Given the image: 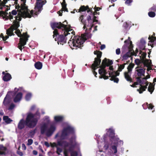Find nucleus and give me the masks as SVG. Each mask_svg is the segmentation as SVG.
<instances>
[{
  "mask_svg": "<svg viewBox=\"0 0 156 156\" xmlns=\"http://www.w3.org/2000/svg\"><path fill=\"white\" fill-rule=\"evenodd\" d=\"M145 69L140 68L136 70L137 72V75L138 76H145L144 73H145Z\"/></svg>",
  "mask_w": 156,
  "mask_h": 156,
  "instance_id": "nucleus-21",
  "label": "nucleus"
},
{
  "mask_svg": "<svg viewBox=\"0 0 156 156\" xmlns=\"http://www.w3.org/2000/svg\"><path fill=\"white\" fill-rule=\"evenodd\" d=\"M144 84L143 83L140 84V85L141 86L140 87V88L139 89H137V91L139 92L140 94H142L143 91H145L147 88V86L146 85L144 86H142V84Z\"/></svg>",
  "mask_w": 156,
  "mask_h": 156,
  "instance_id": "nucleus-23",
  "label": "nucleus"
},
{
  "mask_svg": "<svg viewBox=\"0 0 156 156\" xmlns=\"http://www.w3.org/2000/svg\"><path fill=\"white\" fill-rule=\"evenodd\" d=\"M87 20L88 21L87 24H93V20L91 18V17L90 15H88L87 18Z\"/></svg>",
  "mask_w": 156,
  "mask_h": 156,
  "instance_id": "nucleus-34",
  "label": "nucleus"
},
{
  "mask_svg": "<svg viewBox=\"0 0 156 156\" xmlns=\"http://www.w3.org/2000/svg\"><path fill=\"white\" fill-rule=\"evenodd\" d=\"M8 15V13L6 11H0V16H3V18H5L6 19V17L8 16H7Z\"/></svg>",
  "mask_w": 156,
  "mask_h": 156,
  "instance_id": "nucleus-33",
  "label": "nucleus"
},
{
  "mask_svg": "<svg viewBox=\"0 0 156 156\" xmlns=\"http://www.w3.org/2000/svg\"><path fill=\"white\" fill-rule=\"evenodd\" d=\"M149 10L152 11L153 12L156 11V6L155 5H153L152 7L151 8L149 9Z\"/></svg>",
  "mask_w": 156,
  "mask_h": 156,
  "instance_id": "nucleus-51",
  "label": "nucleus"
},
{
  "mask_svg": "<svg viewBox=\"0 0 156 156\" xmlns=\"http://www.w3.org/2000/svg\"><path fill=\"white\" fill-rule=\"evenodd\" d=\"M131 44H130L129 47L128 51L126 53L123 55H121L120 59H121L122 61H125L127 60L129 58H130L132 56H136V54L134 52V51L133 49V44H132V42H130Z\"/></svg>",
  "mask_w": 156,
  "mask_h": 156,
  "instance_id": "nucleus-6",
  "label": "nucleus"
},
{
  "mask_svg": "<svg viewBox=\"0 0 156 156\" xmlns=\"http://www.w3.org/2000/svg\"><path fill=\"white\" fill-rule=\"evenodd\" d=\"M15 30H16L15 32V33L18 37H20L19 43L18 44V47L22 51L23 49L24 48V47H23V48H22V47L26 44L28 40V38L30 36L27 34V32L23 33L22 34L19 29H17Z\"/></svg>",
  "mask_w": 156,
  "mask_h": 156,
  "instance_id": "nucleus-5",
  "label": "nucleus"
},
{
  "mask_svg": "<svg viewBox=\"0 0 156 156\" xmlns=\"http://www.w3.org/2000/svg\"><path fill=\"white\" fill-rule=\"evenodd\" d=\"M120 50L119 48H118L116 50V53L117 55H119L120 54Z\"/></svg>",
  "mask_w": 156,
  "mask_h": 156,
  "instance_id": "nucleus-61",
  "label": "nucleus"
},
{
  "mask_svg": "<svg viewBox=\"0 0 156 156\" xmlns=\"http://www.w3.org/2000/svg\"><path fill=\"white\" fill-rule=\"evenodd\" d=\"M9 97L8 94H7L6 97L4 98L3 103L5 105H6L8 104L9 103V99L7 98L8 97Z\"/></svg>",
  "mask_w": 156,
  "mask_h": 156,
  "instance_id": "nucleus-35",
  "label": "nucleus"
},
{
  "mask_svg": "<svg viewBox=\"0 0 156 156\" xmlns=\"http://www.w3.org/2000/svg\"><path fill=\"white\" fill-rule=\"evenodd\" d=\"M150 41H149L148 43V45L151 46V47H154V44L155 43V41L153 40L152 39H151L149 40Z\"/></svg>",
  "mask_w": 156,
  "mask_h": 156,
  "instance_id": "nucleus-39",
  "label": "nucleus"
},
{
  "mask_svg": "<svg viewBox=\"0 0 156 156\" xmlns=\"http://www.w3.org/2000/svg\"><path fill=\"white\" fill-rule=\"evenodd\" d=\"M147 55V53L146 52H143L141 54L142 58L141 60L142 62L143 63L144 65L146 66L147 65L148 63V59L145 60Z\"/></svg>",
  "mask_w": 156,
  "mask_h": 156,
  "instance_id": "nucleus-19",
  "label": "nucleus"
},
{
  "mask_svg": "<svg viewBox=\"0 0 156 156\" xmlns=\"http://www.w3.org/2000/svg\"><path fill=\"white\" fill-rule=\"evenodd\" d=\"M84 16L82 15L80 17L79 20H80L81 22L82 23L84 22H86V20H83Z\"/></svg>",
  "mask_w": 156,
  "mask_h": 156,
  "instance_id": "nucleus-54",
  "label": "nucleus"
},
{
  "mask_svg": "<svg viewBox=\"0 0 156 156\" xmlns=\"http://www.w3.org/2000/svg\"><path fill=\"white\" fill-rule=\"evenodd\" d=\"M7 149L6 147H4L2 145H0V155L6 154V153L5 151L7 150Z\"/></svg>",
  "mask_w": 156,
  "mask_h": 156,
  "instance_id": "nucleus-24",
  "label": "nucleus"
},
{
  "mask_svg": "<svg viewBox=\"0 0 156 156\" xmlns=\"http://www.w3.org/2000/svg\"><path fill=\"white\" fill-rule=\"evenodd\" d=\"M28 6L23 4L21 5V9L20 10L19 12L22 14L23 16V18H31L30 15L29 14L30 10L28 9Z\"/></svg>",
  "mask_w": 156,
  "mask_h": 156,
  "instance_id": "nucleus-10",
  "label": "nucleus"
},
{
  "mask_svg": "<svg viewBox=\"0 0 156 156\" xmlns=\"http://www.w3.org/2000/svg\"><path fill=\"white\" fill-rule=\"evenodd\" d=\"M34 66L36 68L38 69H41L42 67V63L40 62H37L34 64Z\"/></svg>",
  "mask_w": 156,
  "mask_h": 156,
  "instance_id": "nucleus-28",
  "label": "nucleus"
},
{
  "mask_svg": "<svg viewBox=\"0 0 156 156\" xmlns=\"http://www.w3.org/2000/svg\"><path fill=\"white\" fill-rule=\"evenodd\" d=\"M63 141H66V140H61V141H58V142H57V144H56L55 143H50L51 146L52 147H58V146H60V145H58V142H63Z\"/></svg>",
  "mask_w": 156,
  "mask_h": 156,
  "instance_id": "nucleus-37",
  "label": "nucleus"
},
{
  "mask_svg": "<svg viewBox=\"0 0 156 156\" xmlns=\"http://www.w3.org/2000/svg\"><path fill=\"white\" fill-rule=\"evenodd\" d=\"M101 62V59H98L97 58H95L94 61L91 66V68L92 69L96 70L100 66Z\"/></svg>",
  "mask_w": 156,
  "mask_h": 156,
  "instance_id": "nucleus-13",
  "label": "nucleus"
},
{
  "mask_svg": "<svg viewBox=\"0 0 156 156\" xmlns=\"http://www.w3.org/2000/svg\"><path fill=\"white\" fill-rule=\"evenodd\" d=\"M51 26L52 28L54 30L55 29V28L61 29L63 31L70 29L67 27V25H65L61 22H53L51 24Z\"/></svg>",
  "mask_w": 156,
  "mask_h": 156,
  "instance_id": "nucleus-8",
  "label": "nucleus"
},
{
  "mask_svg": "<svg viewBox=\"0 0 156 156\" xmlns=\"http://www.w3.org/2000/svg\"><path fill=\"white\" fill-rule=\"evenodd\" d=\"M131 41L130 40L129 37H128V40H126L124 41V43L126 44V46L128 47V48H129V47L130 46V44H131Z\"/></svg>",
  "mask_w": 156,
  "mask_h": 156,
  "instance_id": "nucleus-40",
  "label": "nucleus"
},
{
  "mask_svg": "<svg viewBox=\"0 0 156 156\" xmlns=\"http://www.w3.org/2000/svg\"><path fill=\"white\" fill-rule=\"evenodd\" d=\"M154 89V87L151 83H150L149 86L148 88V90L151 94L153 92Z\"/></svg>",
  "mask_w": 156,
  "mask_h": 156,
  "instance_id": "nucleus-32",
  "label": "nucleus"
},
{
  "mask_svg": "<svg viewBox=\"0 0 156 156\" xmlns=\"http://www.w3.org/2000/svg\"><path fill=\"white\" fill-rule=\"evenodd\" d=\"M61 4L62 6V9L64 10V11L68 12V9L66 7L67 4L65 0H63V2L61 3Z\"/></svg>",
  "mask_w": 156,
  "mask_h": 156,
  "instance_id": "nucleus-26",
  "label": "nucleus"
},
{
  "mask_svg": "<svg viewBox=\"0 0 156 156\" xmlns=\"http://www.w3.org/2000/svg\"><path fill=\"white\" fill-rule=\"evenodd\" d=\"M113 64V62L111 60L105 58L102 61L101 65L99 67L100 69L98 70L99 73L101 75L103 73V69H105L106 66H108Z\"/></svg>",
  "mask_w": 156,
  "mask_h": 156,
  "instance_id": "nucleus-7",
  "label": "nucleus"
},
{
  "mask_svg": "<svg viewBox=\"0 0 156 156\" xmlns=\"http://www.w3.org/2000/svg\"><path fill=\"white\" fill-rule=\"evenodd\" d=\"M73 30L72 29H69L64 30L63 34H60L58 33L57 29H55L53 31V38H55V41H57L58 44L63 45L66 43L67 38L66 37L68 34H70L69 31Z\"/></svg>",
  "mask_w": 156,
  "mask_h": 156,
  "instance_id": "nucleus-3",
  "label": "nucleus"
},
{
  "mask_svg": "<svg viewBox=\"0 0 156 156\" xmlns=\"http://www.w3.org/2000/svg\"><path fill=\"white\" fill-rule=\"evenodd\" d=\"M0 5L9 7L8 6L5 5V4L4 3V2L3 1H1V2H0Z\"/></svg>",
  "mask_w": 156,
  "mask_h": 156,
  "instance_id": "nucleus-62",
  "label": "nucleus"
},
{
  "mask_svg": "<svg viewBox=\"0 0 156 156\" xmlns=\"http://www.w3.org/2000/svg\"><path fill=\"white\" fill-rule=\"evenodd\" d=\"M15 106V105L13 103H12L9 107V110H12L13 109Z\"/></svg>",
  "mask_w": 156,
  "mask_h": 156,
  "instance_id": "nucleus-53",
  "label": "nucleus"
},
{
  "mask_svg": "<svg viewBox=\"0 0 156 156\" xmlns=\"http://www.w3.org/2000/svg\"><path fill=\"white\" fill-rule=\"evenodd\" d=\"M85 40L80 36H76L74 37L72 41H69L68 44L72 49H77L78 48L82 49Z\"/></svg>",
  "mask_w": 156,
  "mask_h": 156,
  "instance_id": "nucleus-4",
  "label": "nucleus"
},
{
  "mask_svg": "<svg viewBox=\"0 0 156 156\" xmlns=\"http://www.w3.org/2000/svg\"><path fill=\"white\" fill-rule=\"evenodd\" d=\"M64 11V10L62 9H61L57 13L58 14H59V15L60 16H62V12Z\"/></svg>",
  "mask_w": 156,
  "mask_h": 156,
  "instance_id": "nucleus-58",
  "label": "nucleus"
},
{
  "mask_svg": "<svg viewBox=\"0 0 156 156\" xmlns=\"http://www.w3.org/2000/svg\"><path fill=\"white\" fill-rule=\"evenodd\" d=\"M102 54V52L101 51H99L97 55V57H96V58H97L98 59H101V57Z\"/></svg>",
  "mask_w": 156,
  "mask_h": 156,
  "instance_id": "nucleus-50",
  "label": "nucleus"
},
{
  "mask_svg": "<svg viewBox=\"0 0 156 156\" xmlns=\"http://www.w3.org/2000/svg\"><path fill=\"white\" fill-rule=\"evenodd\" d=\"M69 142L67 141H63L62 142H58V145L60 146H63L65 148L68 147V151L71 152V156H77V152L74 151L77 144L76 141V136H72L69 139Z\"/></svg>",
  "mask_w": 156,
  "mask_h": 156,
  "instance_id": "nucleus-2",
  "label": "nucleus"
},
{
  "mask_svg": "<svg viewBox=\"0 0 156 156\" xmlns=\"http://www.w3.org/2000/svg\"><path fill=\"white\" fill-rule=\"evenodd\" d=\"M108 132L109 133L108 136L112 144H117L119 138L118 137V136L115 135L114 130L112 129H109Z\"/></svg>",
  "mask_w": 156,
  "mask_h": 156,
  "instance_id": "nucleus-9",
  "label": "nucleus"
},
{
  "mask_svg": "<svg viewBox=\"0 0 156 156\" xmlns=\"http://www.w3.org/2000/svg\"><path fill=\"white\" fill-rule=\"evenodd\" d=\"M78 10V12H84L87 10V12H91L92 9L89 8L88 5H87L86 6L84 5H82Z\"/></svg>",
  "mask_w": 156,
  "mask_h": 156,
  "instance_id": "nucleus-16",
  "label": "nucleus"
},
{
  "mask_svg": "<svg viewBox=\"0 0 156 156\" xmlns=\"http://www.w3.org/2000/svg\"><path fill=\"white\" fill-rule=\"evenodd\" d=\"M135 62L136 64L139 65L141 63V61L139 59H136L135 60Z\"/></svg>",
  "mask_w": 156,
  "mask_h": 156,
  "instance_id": "nucleus-56",
  "label": "nucleus"
},
{
  "mask_svg": "<svg viewBox=\"0 0 156 156\" xmlns=\"http://www.w3.org/2000/svg\"><path fill=\"white\" fill-rule=\"evenodd\" d=\"M2 74L4 75L3 77V80L4 81H8L11 79V76L9 73H5V72H3Z\"/></svg>",
  "mask_w": 156,
  "mask_h": 156,
  "instance_id": "nucleus-17",
  "label": "nucleus"
},
{
  "mask_svg": "<svg viewBox=\"0 0 156 156\" xmlns=\"http://www.w3.org/2000/svg\"><path fill=\"white\" fill-rule=\"evenodd\" d=\"M141 76H138L136 78L137 79V82H138V83L140 84H141L142 83H143V82H142V80H141Z\"/></svg>",
  "mask_w": 156,
  "mask_h": 156,
  "instance_id": "nucleus-52",
  "label": "nucleus"
},
{
  "mask_svg": "<svg viewBox=\"0 0 156 156\" xmlns=\"http://www.w3.org/2000/svg\"><path fill=\"white\" fill-rule=\"evenodd\" d=\"M74 133V129L70 126H68L64 129L61 135L63 139H65V137L67 136L69 134H73Z\"/></svg>",
  "mask_w": 156,
  "mask_h": 156,
  "instance_id": "nucleus-11",
  "label": "nucleus"
},
{
  "mask_svg": "<svg viewBox=\"0 0 156 156\" xmlns=\"http://www.w3.org/2000/svg\"><path fill=\"white\" fill-rule=\"evenodd\" d=\"M18 11L16 10H13L11 12V14H12L13 15H16L17 14V12Z\"/></svg>",
  "mask_w": 156,
  "mask_h": 156,
  "instance_id": "nucleus-57",
  "label": "nucleus"
},
{
  "mask_svg": "<svg viewBox=\"0 0 156 156\" xmlns=\"http://www.w3.org/2000/svg\"><path fill=\"white\" fill-rule=\"evenodd\" d=\"M134 66V64L132 63H130L127 67L128 72L131 73L133 68Z\"/></svg>",
  "mask_w": 156,
  "mask_h": 156,
  "instance_id": "nucleus-31",
  "label": "nucleus"
},
{
  "mask_svg": "<svg viewBox=\"0 0 156 156\" xmlns=\"http://www.w3.org/2000/svg\"><path fill=\"white\" fill-rule=\"evenodd\" d=\"M9 16L6 17V19H9L11 21V20L13 18V16L11 15V12H9Z\"/></svg>",
  "mask_w": 156,
  "mask_h": 156,
  "instance_id": "nucleus-49",
  "label": "nucleus"
},
{
  "mask_svg": "<svg viewBox=\"0 0 156 156\" xmlns=\"http://www.w3.org/2000/svg\"><path fill=\"white\" fill-rule=\"evenodd\" d=\"M131 73H128V72H125L124 73L125 78L126 80L130 82H132L133 80L130 77Z\"/></svg>",
  "mask_w": 156,
  "mask_h": 156,
  "instance_id": "nucleus-22",
  "label": "nucleus"
},
{
  "mask_svg": "<svg viewBox=\"0 0 156 156\" xmlns=\"http://www.w3.org/2000/svg\"><path fill=\"white\" fill-rule=\"evenodd\" d=\"M40 117V114L38 111L34 114L31 112L28 114L26 120L21 119L18 125V128L22 129L25 127V125L30 128H33L36 125Z\"/></svg>",
  "mask_w": 156,
  "mask_h": 156,
  "instance_id": "nucleus-1",
  "label": "nucleus"
},
{
  "mask_svg": "<svg viewBox=\"0 0 156 156\" xmlns=\"http://www.w3.org/2000/svg\"><path fill=\"white\" fill-rule=\"evenodd\" d=\"M118 143H117V144H114V145H112L111 146V148L112 150L114 151V154H116L117 152V146L118 145Z\"/></svg>",
  "mask_w": 156,
  "mask_h": 156,
  "instance_id": "nucleus-36",
  "label": "nucleus"
},
{
  "mask_svg": "<svg viewBox=\"0 0 156 156\" xmlns=\"http://www.w3.org/2000/svg\"><path fill=\"white\" fill-rule=\"evenodd\" d=\"M122 27L124 28V30L125 31H126V32L129 29L130 27L129 26V24L126 22H125L123 23Z\"/></svg>",
  "mask_w": 156,
  "mask_h": 156,
  "instance_id": "nucleus-27",
  "label": "nucleus"
},
{
  "mask_svg": "<svg viewBox=\"0 0 156 156\" xmlns=\"http://www.w3.org/2000/svg\"><path fill=\"white\" fill-rule=\"evenodd\" d=\"M20 27V22L16 20H14L13 24L6 30V34H10L12 33L14 30L17 29Z\"/></svg>",
  "mask_w": 156,
  "mask_h": 156,
  "instance_id": "nucleus-12",
  "label": "nucleus"
},
{
  "mask_svg": "<svg viewBox=\"0 0 156 156\" xmlns=\"http://www.w3.org/2000/svg\"><path fill=\"white\" fill-rule=\"evenodd\" d=\"M57 151L56 152L57 154L58 155H60V153L62 151V150L61 148L58 147H57Z\"/></svg>",
  "mask_w": 156,
  "mask_h": 156,
  "instance_id": "nucleus-46",
  "label": "nucleus"
},
{
  "mask_svg": "<svg viewBox=\"0 0 156 156\" xmlns=\"http://www.w3.org/2000/svg\"><path fill=\"white\" fill-rule=\"evenodd\" d=\"M148 15L150 17H154L155 16V13L154 12L151 11L148 12Z\"/></svg>",
  "mask_w": 156,
  "mask_h": 156,
  "instance_id": "nucleus-42",
  "label": "nucleus"
},
{
  "mask_svg": "<svg viewBox=\"0 0 156 156\" xmlns=\"http://www.w3.org/2000/svg\"><path fill=\"white\" fill-rule=\"evenodd\" d=\"M56 129V127L54 125H51L50 127L47 129L46 133V135L48 137L51 136Z\"/></svg>",
  "mask_w": 156,
  "mask_h": 156,
  "instance_id": "nucleus-14",
  "label": "nucleus"
},
{
  "mask_svg": "<svg viewBox=\"0 0 156 156\" xmlns=\"http://www.w3.org/2000/svg\"><path fill=\"white\" fill-rule=\"evenodd\" d=\"M36 5L35 9L37 8L39 11H40L43 5L44 4V1H41V0H36Z\"/></svg>",
  "mask_w": 156,
  "mask_h": 156,
  "instance_id": "nucleus-15",
  "label": "nucleus"
},
{
  "mask_svg": "<svg viewBox=\"0 0 156 156\" xmlns=\"http://www.w3.org/2000/svg\"><path fill=\"white\" fill-rule=\"evenodd\" d=\"M22 17H23V16L22 14L20 12H18L17 15L15 17V20H16L17 21H21L22 20Z\"/></svg>",
  "mask_w": 156,
  "mask_h": 156,
  "instance_id": "nucleus-29",
  "label": "nucleus"
},
{
  "mask_svg": "<svg viewBox=\"0 0 156 156\" xmlns=\"http://www.w3.org/2000/svg\"><path fill=\"white\" fill-rule=\"evenodd\" d=\"M3 120L7 124L10 123L12 121V120L9 118L8 116H4L3 117Z\"/></svg>",
  "mask_w": 156,
  "mask_h": 156,
  "instance_id": "nucleus-25",
  "label": "nucleus"
},
{
  "mask_svg": "<svg viewBox=\"0 0 156 156\" xmlns=\"http://www.w3.org/2000/svg\"><path fill=\"white\" fill-rule=\"evenodd\" d=\"M109 146V144L108 142H106L105 141V144L104 145V147L105 150H107Z\"/></svg>",
  "mask_w": 156,
  "mask_h": 156,
  "instance_id": "nucleus-43",
  "label": "nucleus"
},
{
  "mask_svg": "<svg viewBox=\"0 0 156 156\" xmlns=\"http://www.w3.org/2000/svg\"><path fill=\"white\" fill-rule=\"evenodd\" d=\"M155 33L154 32H153V34L151 36H149L148 39L149 40L152 39L153 40H154L155 41V43L156 44V37H155Z\"/></svg>",
  "mask_w": 156,
  "mask_h": 156,
  "instance_id": "nucleus-41",
  "label": "nucleus"
},
{
  "mask_svg": "<svg viewBox=\"0 0 156 156\" xmlns=\"http://www.w3.org/2000/svg\"><path fill=\"white\" fill-rule=\"evenodd\" d=\"M94 26V24H87V27H90V28L89 29V31H90L91 30L92 28Z\"/></svg>",
  "mask_w": 156,
  "mask_h": 156,
  "instance_id": "nucleus-60",
  "label": "nucleus"
},
{
  "mask_svg": "<svg viewBox=\"0 0 156 156\" xmlns=\"http://www.w3.org/2000/svg\"><path fill=\"white\" fill-rule=\"evenodd\" d=\"M125 65V64H124L122 65H120V66H119L118 67V71L120 72L121 71L122 69H124V68Z\"/></svg>",
  "mask_w": 156,
  "mask_h": 156,
  "instance_id": "nucleus-44",
  "label": "nucleus"
},
{
  "mask_svg": "<svg viewBox=\"0 0 156 156\" xmlns=\"http://www.w3.org/2000/svg\"><path fill=\"white\" fill-rule=\"evenodd\" d=\"M48 128L47 125L46 123H44L41 127V134H43L46 133Z\"/></svg>",
  "mask_w": 156,
  "mask_h": 156,
  "instance_id": "nucleus-20",
  "label": "nucleus"
},
{
  "mask_svg": "<svg viewBox=\"0 0 156 156\" xmlns=\"http://www.w3.org/2000/svg\"><path fill=\"white\" fill-rule=\"evenodd\" d=\"M148 108L149 109H152L154 106L153 105L151 104H150L148 105Z\"/></svg>",
  "mask_w": 156,
  "mask_h": 156,
  "instance_id": "nucleus-63",
  "label": "nucleus"
},
{
  "mask_svg": "<svg viewBox=\"0 0 156 156\" xmlns=\"http://www.w3.org/2000/svg\"><path fill=\"white\" fill-rule=\"evenodd\" d=\"M16 9H17V11L19 12L20 10H20V9H21V5L20 6L19 5V4H18L17 5H16Z\"/></svg>",
  "mask_w": 156,
  "mask_h": 156,
  "instance_id": "nucleus-59",
  "label": "nucleus"
},
{
  "mask_svg": "<svg viewBox=\"0 0 156 156\" xmlns=\"http://www.w3.org/2000/svg\"><path fill=\"white\" fill-rule=\"evenodd\" d=\"M33 142V140L31 139H29L28 140V143L27 145H30L32 144Z\"/></svg>",
  "mask_w": 156,
  "mask_h": 156,
  "instance_id": "nucleus-55",
  "label": "nucleus"
},
{
  "mask_svg": "<svg viewBox=\"0 0 156 156\" xmlns=\"http://www.w3.org/2000/svg\"><path fill=\"white\" fill-rule=\"evenodd\" d=\"M63 117L61 116H56L54 117L55 120L56 122H60L62 121Z\"/></svg>",
  "mask_w": 156,
  "mask_h": 156,
  "instance_id": "nucleus-30",
  "label": "nucleus"
},
{
  "mask_svg": "<svg viewBox=\"0 0 156 156\" xmlns=\"http://www.w3.org/2000/svg\"><path fill=\"white\" fill-rule=\"evenodd\" d=\"M133 2V0H126L125 1V3L128 5H130Z\"/></svg>",
  "mask_w": 156,
  "mask_h": 156,
  "instance_id": "nucleus-48",
  "label": "nucleus"
},
{
  "mask_svg": "<svg viewBox=\"0 0 156 156\" xmlns=\"http://www.w3.org/2000/svg\"><path fill=\"white\" fill-rule=\"evenodd\" d=\"M31 97V94L30 93H27L25 96V99L26 100L29 101L30 100Z\"/></svg>",
  "mask_w": 156,
  "mask_h": 156,
  "instance_id": "nucleus-45",
  "label": "nucleus"
},
{
  "mask_svg": "<svg viewBox=\"0 0 156 156\" xmlns=\"http://www.w3.org/2000/svg\"><path fill=\"white\" fill-rule=\"evenodd\" d=\"M95 15H96V14H95V13L93 12V17L92 18L93 23L95 22H97L98 21V20L96 19L97 18V17L96 16H94Z\"/></svg>",
  "mask_w": 156,
  "mask_h": 156,
  "instance_id": "nucleus-47",
  "label": "nucleus"
},
{
  "mask_svg": "<svg viewBox=\"0 0 156 156\" xmlns=\"http://www.w3.org/2000/svg\"><path fill=\"white\" fill-rule=\"evenodd\" d=\"M23 96V94L21 92H19L16 95L13 99V101L15 103H17L20 101L21 99Z\"/></svg>",
  "mask_w": 156,
  "mask_h": 156,
  "instance_id": "nucleus-18",
  "label": "nucleus"
},
{
  "mask_svg": "<svg viewBox=\"0 0 156 156\" xmlns=\"http://www.w3.org/2000/svg\"><path fill=\"white\" fill-rule=\"evenodd\" d=\"M140 43L143 44L142 47V48L140 47V49L143 50H145V48L144 45L146 44V42L145 40L143 39H142L140 40Z\"/></svg>",
  "mask_w": 156,
  "mask_h": 156,
  "instance_id": "nucleus-38",
  "label": "nucleus"
},
{
  "mask_svg": "<svg viewBox=\"0 0 156 156\" xmlns=\"http://www.w3.org/2000/svg\"><path fill=\"white\" fill-rule=\"evenodd\" d=\"M17 153L20 156H22L23 155V152L19 151H17Z\"/></svg>",
  "mask_w": 156,
  "mask_h": 156,
  "instance_id": "nucleus-64",
  "label": "nucleus"
}]
</instances>
